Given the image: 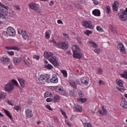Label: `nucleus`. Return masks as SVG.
Here are the masks:
<instances>
[{"label": "nucleus", "instance_id": "f257e3e1", "mask_svg": "<svg viewBox=\"0 0 127 127\" xmlns=\"http://www.w3.org/2000/svg\"><path fill=\"white\" fill-rule=\"evenodd\" d=\"M38 80L41 84L44 85L45 83H53L55 84L58 83V77L57 75L55 74L52 75V77L50 79V75L45 74L44 75H41L38 78Z\"/></svg>", "mask_w": 127, "mask_h": 127}, {"label": "nucleus", "instance_id": "f03ea898", "mask_svg": "<svg viewBox=\"0 0 127 127\" xmlns=\"http://www.w3.org/2000/svg\"><path fill=\"white\" fill-rule=\"evenodd\" d=\"M14 85L18 87V83L15 80L12 79L5 85V91L6 92H11L14 89Z\"/></svg>", "mask_w": 127, "mask_h": 127}, {"label": "nucleus", "instance_id": "7ed1b4c3", "mask_svg": "<svg viewBox=\"0 0 127 127\" xmlns=\"http://www.w3.org/2000/svg\"><path fill=\"white\" fill-rule=\"evenodd\" d=\"M72 50L74 58L75 59H81L82 53H81V50H80L79 47L77 46V45H74L72 48Z\"/></svg>", "mask_w": 127, "mask_h": 127}, {"label": "nucleus", "instance_id": "20e7f679", "mask_svg": "<svg viewBox=\"0 0 127 127\" xmlns=\"http://www.w3.org/2000/svg\"><path fill=\"white\" fill-rule=\"evenodd\" d=\"M29 6L31 9L34 10V11H36V12H37L38 13H40V12H41V10L39 8V5L36 3L31 2L29 4Z\"/></svg>", "mask_w": 127, "mask_h": 127}, {"label": "nucleus", "instance_id": "39448f33", "mask_svg": "<svg viewBox=\"0 0 127 127\" xmlns=\"http://www.w3.org/2000/svg\"><path fill=\"white\" fill-rule=\"evenodd\" d=\"M4 8V9H3ZM8 9L3 8L2 10H0V18H4L5 19H8Z\"/></svg>", "mask_w": 127, "mask_h": 127}, {"label": "nucleus", "instance_id": "423d86ee", "mask_svg": "<svg viewBox=\"0 0 127 127\" xmlns=\"http://www.w3.org/2000/svg\"><path fill=\"white\" fill-rule=\"evenodd\" d=\"M118 15L121 19V20L126 21L127 19V14L126 11L124 10H121L119 13Z\"/></svg>", "mask_w": 127, "mask_h": 127}, {"label": "nucleus", "instance_id": "0eeeda50", "mask_svg": "<svg viewBox=\"0 0 127 127\" xmlns=\"http://www.w3.org/2000/svg\"><path fill=\"white\" fill-rule=\"evenodd\" d=\"M49 61L55 66V67H57L59 66V64L58 63V61H57V58L56 56H52L49 59Z\"/></svg>", "mask_w": 127, "mask_h": 127}, {"label": "nucleus", "instance_id": "6e6552de", "mask_svg": "<svg viewBox=\"0 0 127 127\" xmlns=\"http://www.w3.org/2000/svg\"><path fill=\"white\" fill-rule=\"evenodd\" d=\"M55 46L58 47V48H60L61 49H67L69 45L68 44H66L65 43H58L56 45H54Z\"/></svg>", "mask_w": 127, "mask_h": 127}, {"label": "nucleus", "instance_id": "1a4fd4ad", "mask_svg": "<svg viewBox=\"0 0 127 127\" xmlns=\"http://www.w3.org/2000/svg\"><path fill=\"white\" fill-rule=\"evenodd\" d=\"M82 25L84 27L86 28H90V29H93V27H92V24L90 21H83Z\"/></svg>", "mask_w": 127, "mask_h": 127}, {"label": "nucleus", "instance_id": "9d476101", "mask_svg": "<svg viewBox=\"0 0 127 127\" xmlns=\"http://www.w3.org/2000/svg\"><path fill=\"white\" fill-rule=\"evenodd\" d=\"M117 49L120 50L122 54H126V49L123 43H119L117 46Z\"/></svg>", "mask_w": 127, "mask_h": 127}, {"label": "nucleus", "instance_id": "9b49d317", "mask_svg": "<svg viewBox=\"0 0 127 127\" xmlns=\"http://www.w3.org/2000/svg\"><path fill=\"white\" fill-rule=\"evenodd\" d=\"M8 34L9 36H15V30L13 28L9 27L7 28Z\"/></svg>", "mask_w": 127, "mask_h": 127}, {"label": "nucleus", "instance_id": "f8f14e48", "mask_svg": "<svg viewBox=\"0 0 127 127\" xmlns=\"http://www.w3.org/2000/svg\"><path fill=\"white\" fill-rule=\"evenodd\" d=\"M25 116L28 119H30L33 117V114H32V110L31 109H27L25 111Z\"/></svg>", "mask_w": 127, "mask_h": 127}, {"label": "nucleus", "instance_id": "ddd939ff", "mask_svg": "<svg viewBox=\"0 0 127 127\" xmlns=\"http://www.w3.org/2000/svg\"><path fill=\"white\" fill-rule=\"evenodd\" d=\"M21 34L23 37V38L25 40L27 39L29 37V36H28V34H27V32L23 30H21Z\"/></svg>", "mask_w": 127, "mask_h": 127}, {"label": "nucleus", "instance_id": "4468645a", "mask_svg": "<svg viewBox=\"0 0 127 127\" xmlns=\"http://www.w3.org/2000/svg\"><path fill=\"white\" fill-rule=\"evenodd\" d=\"M0 61L3 64H9V59L6 57H1Z\"/></svg>", "mask_w": 127, "mask_h": 127}, {"label": "nucleus", "instance_id": "2eb2a0df", "mask_svg": "<svg viewBox=\"0 0 127 127\" xmlns=\"http://www.w3.org/2000/svg\"><path fill=\"white\" fill-rule=\"evenodd\" d=\"M81 84H84V85H88L89 84V78L88 77H83L81 78Z\"/></svg>", "mask_w": 127, "mask_h": 127}, {"label": "nucleus", "instance_id": "dca6fc26", "mask_svg": "<svg viewBox=\"0 0 127 127\" xmlns=\"http://www.w3.org/2000/svg\"><path fill=\"white\" fill-rule=\"evenodd\" d=\"M21 87H19L20 90H22V88L25 87V83H24V79L22 78H19L18 79Z\"/></svg>", "mask_w": 127, "mask_h": 127}, {"label": "nucleus", "instance_id": "f3484780", "mask_svg": "<svg viewBox=\"0 0 127 127\" xmlns=\"http://www.w3.org/2000/svg\"><path fill=\"white\" fill-rule=\"evenodd\" d=\"M120 3L118 1H115L112 6L113 11H118V6L119 5Z\"/></svg>", "mask_w": 127, "mask_h": 127}, {"label": "nucleus", "instance_id": "a211bd4d", "mask_svg": "<svg viewBox=\"0 0 127 127\" xmlns=\"http://www.w3.org/2000/svg\"><path fill=\"white\" fill-rule=\"evenodd\" d=\"M21 62V57H16L13 58V63L15 65H18Z\"/></svg>", "mask_w": 127, "mask_h": 127}, {"label": "nucleus", "instance_id": "6ab92c4d", "mask_svg": "<svg viewBox=\"0 0 127 127\" xmlns=\"http://www.w3.org/2000/svg\"><path fill=\"white\" fill-rule=\"evenodd\" d=\"M92 14L95 16H101V11L99 9H94L92 11Z\"/></svg>", "mask_w": 127, "mask_h": 127}, {"label": "nucleus", "instance_id": "aec40b11", "mask_svg": "<svg viewBox=\"0 0 127 127\" xmlns=\"http://www.w3.org/2000/svg\"><path fill=\"white\" fill-rule=\"evenodd\" d=\"M102 111L98 110V113L100 115H103V116H106L107 115V109H105L104 106L102 107Z\"/></svg>", "mask_w": 127, "mask_h": 127}, {"label": "nucleus", "instance_id": "412c9836", "mask_svg": "<svg viewBox=\"0 0 127 127\" xmlns=\"http://www.w3.org/2000/svg\"><path fill=\"white\" fill-rule=\"evenodd\" d=\"M44 56L45 58H49V57L53 56V54L50 52H45L44 53Z\"/></svg>", "mask_w": 127, "mask_h": 127}, {"label": "nucleus", "instance_id": "4be33fe9", "mask_svg": "<svg viewBox=\"0 0 127 127\" xmlns=\"http://www.w3.org/2000/svg\"><path fill=\"white\" fill-rule=\"evenodd\" d=\"M121 106L123 108V109H127V101L122 100L121 103Z\"/></svg>", "mask_w": 127, "mask_h": 127}, {"label": "nucleus", "instance_id": "5701e85b", "mask_svg": "<svg viewBox=\"0 0 127 127\" xmlns=\"http://www.w3.org/2000/svg\"><path fill=\"white\" fill-rule=\"evenodd\" d=\"M69 83L72 88H73V89H77V84H76V82L70 81Z\"/></svg>", "mask_w": 127, "mask_h": 127}, {"label": "nucleus", "instance_id": "b1692460", "mask_svg": "<svg viewBox=\"0 0 127 127\" xmlns=\"http://www.w3.org/2000/svg\"><path fill=\"white\" fill-rule=\"evenodd\" d=\"M116 83L119 87H124V83H123V80L120 79H117L116 80Z\"/></svg>", "mask_w": 127, "mask_h": 127}, {"label": "nucleus", "instance_id": "393cba45", "mask_svg": "<svg viewBox=\"0 0 127 127\" xmlns=\"http://www.w3.org/2000/svg\"><path fill=\"white\" fill-rule=\"evenodd\" d=\"M89 43L90 44L91 46L94 48H97V47H98V45L96 44V43L93 42V41H89Z\"/></svg>", "mask_w": 127, "mask_h": 127}, {"label": "nucleus", "instance_id": "a878e982", "mask_svg": "<svg viewBox=\"0 0 127 127\" xmlns=\"http://www.w3.org/2000/svg\"><path fill=\"white\" fill-rule=\"evenodd\" d=\"M77 101L78 103H81L83 104V103H85V102H87V99L86 98H77Z\"/></svg>", "mask_w": 127, "mask_h": 127}, {"label": "nucleus", "instance_id": "bb28decb", "mask_svg": "<svg viewBox=\"0 0 127 127\" xmlns=\"http://www.w3.org/2000/svg\"><path fill=\"white\" fill-rule=\"evenodd\" d=\"M123 73H121L120 74L121 77H122V78H124V79H127V71H124Z\"/></svg>", "mask_w": 127, "mask_h": 127}, {"label": "nucleus", "instance_id": "cd10ccee", "mask_svg": "<svg viewBox=\"0 0 127 127\" xmlns=\"http://www.w3.org/2000/svg\"><path fill=\"white\" fill-rule=\"evenodd\" d=\"M53 101L54 102H58V101H60V96L58 95H56L53 98Z\"/></svg>", "mask_w": 127, "mask_h": 127}, {"label": "nucleus", "instance_id": "c85d7f7f", "mask_svg": "<svg viewBox=\"0 0 127 127\" xmlns=\"http://www.w3.org/2000/svg\"><path fill=\"white\" fill-rule=\"evenodd\" d=\"M5 97H6V94L5 93H0V100H2V99H5Z\"/></svg>", "mask_w": 127, "mask_h": 127}, {"label": "nucleus", "instance_id": "c756f323", "mask_svg": "<svg viewBox=\"0 0 127 127\" xmlns=\"http://www.w3.org/2000/svg\"><path fill=\"white\" fill-rule=\"evenodd\" d=\"M4 112L5 113V114L6 115V116H7L8 117V118H9V119H10V120H11V119H12V116H11V114H10L9 113V112H8L7 110L4 109Z\"/></svg>", "mask_w": 127, "mask_h": 127}, {"label": "nucleus", "instance_id": "7c9ffc66", "mask_svg": "<svg viewBox=\"0 0 127 127\" xmlns=\"http://www.w3.org/2000/svg\"><path fill=\"white\" fill-rule=\"evenodd\" d=\"M15 15V13L12 9L9 10V16L10 17H13Z\"/></svg>", "mask_w": 127, "mask_h": 127}, {"label": "nucleus", "instance_id": "2f4dec72", "mask_svg": "<svg viewBox=\"0 0 127 127\" xmlns=\"http://www.w3.org/2000/svg\"><path fill=\"white\" fill-rule=\"evenodd\" d=\"M75 109L77 112H82V111H83V108L79 105H78V104L75 105Z\"/></svg>", "mask_w": 127, "mask_h": 127}, {"label": "nucleus", "instance_id": "473e14b6", "mask_svg": "<svg viewBox=\"0 0 127 127\" xmlns=\"http://www.w3.org/2000/svg\"><path fill=\"white\" fill-rule=\"evenodd\" d=\"M45 68L47 69H49V70H51V69H53V66L51 65V64H49L45 65Z\"/></svg>", "mask_w": 127, "mask_h": 127}, {"label": "nucleus", "instance_id": "72a5a7b5", "mask_svg": "<svg viewBox=\"0 0 127 127\" xmlns=\"http://www.w3.org/2000/svg\"><path fill=\"white\" fill-rule=\"evenodd\" d=\"M106 13H107V14H109V13L111 12V8L110 7V6L107 5L106 6Z\"/></svg>", "mask_w": 127, "mask_h": 127}, {"label": "nucleus", "instance_id": "f704fd0d", "mask_svg": "<svg viewBox=\"0 0 127 127\" xmlns=\"http://www.w3.org/2000/svg\"><path fill=\"white\" fill-rule=\"evenodd\" d=\"M116 88H117V90H118V91H120L122 93H124V92H125V90H126L125 89V88H124L123 87H117Z\"/></svg>", "mask_w": 127, "mask_h": 127}, {"label": "nucleus", "instance_id": "c9c22d12", "mask_svg": "<svg viewBox=\"0 0 127 127\" xmlns=\"http://www.w3.org/2000/svg\"><path fill=\"white\" fill-rule=\"evenodd\" d=\"M92 33H93V32L89 30H87L85 32H84V34H86V35H88V36H89L90 34H92Z\"/></svg>", "mask_w": 127, "mask_h": 127}, {"label": "nucleus", "instance_id": "e433bc0d", "mask_svg": "<svg viewBox=\"0 0 127 127\" xmlns=\"http://www.w3.org/2000/svg\"><path fill=\"white\" fill-rule=\"evenodd\" d=\"M96 29L97 30H98V31H100V32H103V31H104L103 28L100 26H97L96 27Z\"/></svg>", "mask_w": 127, "mask_h": 127}, {"label": "nucleus", "instance_id": "4c0bfd02", "mask_svg": "<svg viewBox=\"0 0 127 127\" xmlns=\"http://www.w3.org/2000/svg\"><path fill=\"white\" fill-rule=\"evenodd\" d=\"M0 6H1V7H3V8H5V9H9V7L5 6L0 2Z\"/></svg>", "mask_w": 127, "mask_h": 127}, {"label": "nucleus", "instance_id": "58836bf2", "mask_svg": "<svg viewBox=\"0 0 127 127\" xmlns=\"http://www.w3.org/2000/svg\"><path fill=\"white\" fill-rule=\"evenodd\" d=\"M24 62L26 65H27V66H30V63L26 59H24Z\"/></svg>", "mask_w": 127, "mask_h": 127}, {"label": "nucleus", "instance_id": "ea45409f", "mask_svg": "<svg viewBox=\"0 0 127 127\" xmlns=\"http://www.w3.org/2000/svg\"><path fill=\"white\" fill-rule=\"evenodd\" d=\"M45 38L47 39H49V38H50V34H49V32H45Z\"/></svg>", "mask_w": 127, "mask_h": 127}, {"label": "nucleus", "instance_id": "a19ab883", "mask_svg": "<svg viewBox=\"0 0 127 127\" xmlns=\"http://www.w3.org/2000/svg\"><path fill=\"white\" fill-rule=\"evenodd\" d=\"M83 126L84 127H93L90 123H84Z\"/></svg>", "mask_w": 127, "mask_h": 127}, {"label": "nucleus", "instance_id": "79ce46f5", "mask_svg": "<svg viewBox=\"0 0 127 127\" xmlns=\"http://www.w3.org/2000/svg\"><path fill=\"white\" fill-rule=\"evenodd\" d=\"M62 73L63 74L64 77H67V71L65 70H62Z\"/></svg>", "mask_w": 127, "mask_h": 127}, {"label": "nucleus", "instance_id": "37998d69", "mask_svg": "<svg viewBox=\"0 0 127 127\" xmlns=\"http://www.w3.org/2000/svg\"><path fill=\"white\" fill-rule=\"evenodd\" d=\"M58 92L59 93V94H61V95H64V92H63V90H62L61 88L58 89Z\"/></svg>", "mask_w": 127, "mask_h": 127}, {"label": "nucleus", "instance_id": "c03bdc74", "mask_svg": "<svg viewBox=\"0 0 127 127\" xmlns=\"http://www.w3.org/2000/svg\"><path fill=\"white\" fill-rule=\"evenodd\" d=\"M76 40H77V42L78 43H79L80 44H82V42L81 41V40H82V39L80 37H77L76 38Z\"/></svg>", "mask_w": 127, "mask_h": 127}, {"label": "nucleus", "instance_id": "a18cd8bd", "mask_svg": "<svg viewBox=\"0 0 127 127\" xmlns=\"http://www.w3.org/2000/svg\"><path fill=\"white\" fill-rule=\"evenodd\" d=\"M98 84L99 86H101V85H105V82L102 80H100L98 82Z\"/></svg>", "mask_w": 127, "mask_h": 127}, {"label": "nucleus", "instance_id": "49530a36", "mask_svg": "<svg viewBox=\"0 0 127 127\" xmlns=\"http://www.w3.org/2000/svg\"><path fill=\"white\" fill-rule=\"evenodd\" d=\"M14 110H16V111H20L21 108L19 106H15L14 107Z\"/></svg>", "mask_w": 127, "mask_h": 127}, {"label": "nucleus", "instance_id": "de8ad7c7", "mask_svg": "<svg viewBox=\"0 0 127 127\" xmlns=\"http://www.w3.org/2000/svg\"><path fill=\"white\" fill-rule=\"evenodd\" d=\"M14 7L16 8L17 10H20V7H19V5L17 4H15Z\"/></svg>", "mask_w": 127, "mask_h": 127}, {"label": "nucleus", "instance_id": "09e8293b", "mask_svg": "<svg viewBox=\"0 0 127 127\" xmlns=\"http://www.w3.org/2000/svg\"><path fill=\"white\" fill-rule=\"evenodd\" d=\"M53 120H54V122H55V123H58V122H59V120L58 118H57V117H54Z\"/></svg>", "mask_w": 127, "mask_h": 127}, {"label": "nucleus", "instance_id": "8fccbe9b", "mask_svg": "<svg viewBox=\"0 0 127 127\" xmlns=\"http://www.w3.org/2000/svg\"><path fill=\"white\" fill-rule=\"evenodd\" d=\"M3 35H5V36H9L8 35V32L7 30H6V31L3 32Z\"/></svg>", "mask_w": 127, "mask_h": 127}, {"label": "nucleus", "instance_id": "3c124183", "mask_svg": "<svg viewBox=\"0 0 127 127\" xmlns=\"http://www.w3.org/2000/svg\"><path fill=\"white\" fill-rule=\"evenodd\" d=\"M46 108H47V109H48V110H50V111H53V109L51 108V107L49 105H47Z\"/></svg>", "mask_w": 127, "mask_h": 127}, {"label": "nucleus", "instance_id": "603ef678", "mask_svg": "<svg viewBox=\"0 0 127 127\" xmlns=\"http://www.w3.org/2000/svg\"><path fill=\"white\" fill-rule=\"evenodd\" d=\"M46 102H47L48 103H51V102H53V99L47 98L46 100Z\"/></svg>", "mask_w": 127, "mask_h": 127}, {"label": "nucleus", "instance_id": "864d4df0", "mask_svg": "<svg viewBox=\"0 0 127 127\" xmlns=\"http://www.w3.org/2000/svg\"><path fill=\"white\" fill-rule=\"evenodd\" d=\"M65 123L66 124V125H67V126H68V127H71V123H69V122H68V120H65Z\"/></svg>", "mask_w": 127, "mask_h": 127}, {"label": "nucleus", "instance_id": "5fc2aeb1", "mask_svg": "<svg viewBox=\"0 0 127 127\" xmlns=\"http://www.w3.org/2000/svg\"><path fill=\"white\" fill-rule=\"evenodd\" d=\"M94 52H95V53H97V54H100V49H94Z\"/></svg>", "mask_w": 127, "mask_h": 127}, {"label": "nucleus", "instance_id": "6e6d98bb", "mask_svg": "<svg viewBox=\"0 0 127 127\" xmlns=\"http://www.w3.org/2000/svg\"><path fill=\"white\" fill-rule=\"evenodd\" d=\"M39 56L37 55H34L33 56V58H34V59H36L37 60H39Z\"/></svg>", "mask_w": 127, "mask_h": 127}, {"label": "nucleus", "instance_id": "4d7b16f0", "mask_svg": "<svg viewBox=\"0 0 127 127\" xmlns=\"http://www.w3.org/2000/svg\"><path fill=\"white\" fill-rule=\"evenodd\" d=\"M7 53L9 55H11V56L14 55V52H13V51L7 52Z\"/></svg>", "mask_w": 127, "mask_h": 127}, {"label": "nucleus", "instance_id": "13d9d810", "mask_svg": "<svg viewBox=\"0 0 127 127\" xmlns=\"http://www.w3.org/2000/svg\"><path fill=\"white\" fill-rule=\"evenodd\" d=\"M111 30L113 32H114V33H116L117 32V30L113 27L111 28Z\"/></svg>", "mask_w": 127, "mask_h": 127}, {"label": "nucleus", "instance_id": "bf43d9fd", "mask_svg": "<svg viewBox=\"0 0 127 127\" xmlns=\"http://www.w3.org/2000/svg\"><path fill=\"white\" fill-rule=\"evenodd\" d=\"M97 73L98 74H102V73H103V70L101 68H98Z\"/></svg>", "mask_w": 127, "mask_h": 127}, {"label": "nucleus", "instance_id": "052dcab7", "mask_svg": "<svg viewBox=\"0 0 127 127\" xmlns=\"http://www.w3.org/2000/svg\"><path fill=\"white\" fill-rule=\"evenodd\" d=\"M76 7L81 9L82 8V5H80V4H76Z\"/></svg>", "mask_w": 127, "mask_h": 127}, {"label": "nucleus", "instance_id": "680f3d73", "mask_svg": "<svg viewBox=\"0 0 127 127\" xmlns=\"http://www.w3.org/2000/svg\"><path fill=\"white\" fill-rule=\"evenodd\" d=\"M78 96H79V97H83V93H82L81 91H79Z\"/></svg>", "mask_w": 127, "mask_h": 127}, {"label": "nucleus", "instance_id": "e2e57ef3", "mask_svg": "<svg viewBox=\"0 0 127 127\" xmlns=\"http://www.w3.org/2000/svg\"><path fill=\"white\" fill-rule=\"evenodd\" d=\"M61 112L62 115H63V116H66V113L64 112V111L61 110Z\"/></svg>", "mask_w": 127, "mask_h": 127}, {"label": "nucleus", "instance_id": "0e129e2a", "mask_svg": "<svg viewBox=\"0 0 127 127\" xmlns=\"http://www.w3.org/2000/svg\"><path fill=\"white\" fill-rule=\"evenodd\" d=\"M58 23L59 24H63V22H62V20H58Z\"/></svg>", "mask_w": 127, "mask_h": 127}, {"label": "nucleus", "instance_id": "69168bd1", "mask_svg": "<svg viewBox=\"0 0 127 127\" xmlns=\"http://www.w3.org/2000/svg\"><path fill=\"white\" fill-rule=\"evenodd\" d=\"M44 97H45V98H47V97H49V95L48 94V92H46L44 94Z\"/></svg>", "mask_w": 127, "mask_h": 127}, {"label": "nucleus", "instance_id": "338daca9", "mask_svg": "<svg viewBox=\"0 0 127 127\" xmlns=\"http://www.w3.org/2000/svg\"><path fill=\"white\" fill-rule=\"evenodd\" d=\"M7 103L8 105H10V106H13V104L11 103V102L9 101H7Z\"/></svg>", "mask_w": 127, "mask_h": 127}, {"label": "nucleus", "instance_id": "774afa93", "mask_svg": "<svg viewBox=\"0 0 127 127\" xmlns=\"http://www.w3.org/2000/svg\"><path fill=\"white\" fill-rule=\"evenodd\" d=\"M69 94L71 96H74V92L72 91H69Z\"/></svg>", "mask_w": 127, "mask_h": 127}]
</instances>
